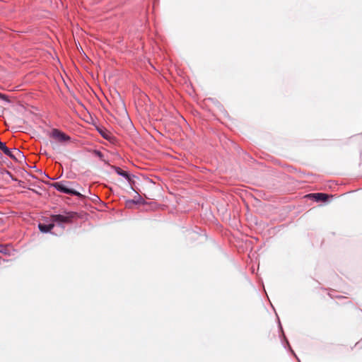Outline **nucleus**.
<instances>
[{
	"label": "nucleus",
	"instance_id": "1",
	"mask_svg": "<svg viewBox=\"0 0 362 362\" xmlns=\"http://www.w3.org/2000/svg\"><path fill=\"white\" fill-rule=\"evenodd\" d=\"M0 149L3 153L9 156L11 158L21 162L25 159L23 153L17 148H9L6 146V144L0 141Z\"/></svg>",
	"mask_w": 362,
	"mask_h": 362
},
{
	"label": "nucleus",
	"instance_id": "2",
	"mask_svg": "<svg viewBox=\"0 0 362 362\" xmlns=\"http://www.w3.org/2000/svg\"><path fill=\"white\" fill-rule=\"evenodd\" d=\"M49 136L59 143H67L71 141V137L58 129H53L49 134Z\"/></svg>",
	"mask_w": 362,
	"mask_h": 362
},
{
	"label": "nucleus",
	"instance_id": "3",
	"mask_svg": "<svg viewBox=\"0 0 362 362\" xmlns=\"http://www.w3.org/2000/svg\"><path fill=\"white\" fill-rule=\"evenodd\" d=\"M73 216L71 213H68V215L56 214L51 216L52 223H57L62 228H64L63 224L70 222Z\"/></svg>",
	"mask_w": 362,
	"mask_h": 362
},
{
	"label": "nucleus",
	"instance_id": "4",
	"mask_svg": "<svg viewBox=\"0 0 362 362\" xmlns=\"http://www.w3.org/2000/svg\"><path fill=\"white\" fill-rule=\"evenodd\" d=\"M54 187L57 191H59L60 192H63V193H65L67 194H71V195H76V196L81 195V194L79 192L75 191L74 189L69 188L66 186V183L64 182H56L54 184Z\"/></svg>",
	"mask_w": 362,
	"mask_h": 362
},
{
	"label": "nucleus",
	"instance_id": "5",
	"mask_svg": "<svg viewBox=\"0 0 362 362\" xmlns=\"http://www.w3.org/2000/svg\"><path fill=\"white\" fill-rule=\"evenodd\" d=\"M54 227V223L43 224L39 223L38 228L42 233H48Z\"/></svg>",
	"mask_w": 362,
	"mask_h": 362
},
{
	"label": "nucleus",
	"instance_id": "6",
	"mask_svg": "<svg viewBox=\"0 0 362 362\" xmlns=\"http://www.w3.org/2000/svg\"><path fill=\"white\" fill-rule=\"evenodd\" d=\"M114 168V170L115 171V173L123 177L124 178H125L127 180L129 181L131 180V177H130V175L127 172V171H124L123 170H122L119 167H113Z\"/></svg>",
	"mask_w": 362,
	"mask_h": 362
},
{
	"label": "nucleus",
	"instance_id": "7",
	"mask_svg": "<svg viewBox=\"0 0 362 362\" xmlns=\"http://www.w3.org/2000/svg\"><path fill=\"white\" fill-rule=\"evenodd\" d=\"M98 132L100 133V134L106 140H111L112 139V134L108 131L106 129H104V128H98Z\"/></svg>",
	"mask_w": 362,
	"mask_h": 362
},
{
	"label": "nucleus",
	"instance_id": "8",
	"mask_svg": "<svg viewBox=\"0 0 362 362\" xmlns=\"http://www.w3.org/2000/svg\"><path fill=\"white\" fill-rule=\"evenodd\" d=\"M313 196L317 201H325L327 199V195L323 193L313 194Z\"/></svg>",
	"mask_w": 362,
	"mask_h": 362
},
{
	"label": "nucleus",
	"instance_id": "9",
	"mask_svg": "<svg viewBox=\"0 0 362 362\" xmlns=\"http://www.w3.org/2000/svg\"><path fill=\"white\" fill-rule=\"evenodd\" d=\"M93 153L101 160H104L103 153L98 150H94Z\"/></svg>",
	"mask_w": 362,
	"mask_h": 362
},
{
	"label": "nucleus",
	"instance_id": "10",
	"mask_svg": "<svg viewBox=\"0 0 362 362\" xmlns=\"http://www.w3.org/2000/svg\"><path fill=\"white\" fill-rule=\"evenodd\" d=\"M0 99L4 100H7L6 96L1 93H0Z\"/></svg>",
	"mask_w": 362,
	"mask_h": 362
},
{
	"label": "nucleus",
	"instance_id": "11",
	"mask_svg": "<svg viewBox=\"0 0 362 362\" xmlns=\"http://www.w3.org/2000/svg\"><path fill=\"white\" fill-rule=\"evenodd\" d=\"M137 202L134 201V200H129L127 202V205H129L131 204H136Z\"/></svg>",
	"mask_w": 362,
	"mask_h": 362
},
{
	"label": "nucleus",
	"instance_id": "12",
	"mask_svg": "<svg viewBox=\"0 0 362 362\" xmlns=\"http://www.w3.org/2000/svg\"><path fill=\"white\" fill-rule=\"evenodd\" d=\"M0 247L1 248V249H0V252H2V253H5V254H6V250H5V249H4L2 246H0Z\"/></svg>",
	"mask_w": 362,
	"mask_h": 362
}]
</instances>
